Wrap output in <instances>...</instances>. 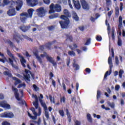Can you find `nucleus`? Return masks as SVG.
Masks as SVG:
<instances>
[{
	"mask_svg": "<svg viewBox=\"0 0 125 125\" xmlns=\"http://www.w3.org/2000/svg\"><path fill=\"white\" fill-rule=\"evenodd\" d=\"M63 14L64 15L61 16V19L64 21H60L59 24L61 25L62 29H68L70 27V19L71 18V14L67 9L63 10Z\"/></svg>",
	"mask_w": 125,
	"mask_h": 125,
	"instance_id": "f257e3e1",
	"label": "nucleus"
},
{
	"mask_svg": "<svg viewBox=\"0 0 125 125\" xmlns=\"http://www.w3.org/2000/svg\"><path fill=\"white\" fill-rule=\"evenodd\" d=\"M35 11L34 9H29L27 12H22L20 14V16H25V17H21L20 20L22 23H26L27 18H32L33 17V13Z\"/></svg>",
	"mask_w": 125,
	"mask_h": 125,
	"instance_id": "f03ea898",
	"label": "nucleus"
},
{
	"mask_svg": "<svg viewBox=\"0 0 125 125\" xmlns=\"http://www.w3.org/2000/svg\"><path fill=\"white\" fill-rule=\"evenodd\" d=\"M49 8V14H51V13H55V12H61V6L59 4H56L54 5V3H52L50 5Z\"/></svg>",
	"mask_w": 125,
	"mask_h": 125,
	"instance_id": "7ed1b4c3",
	"label": "nucleus"
},
{
	"mask_svg": "<svg viewBox=\"0 0 125 125\" xmlns=\"http://www.w3.org/2000/svg\"><path fill=\"white\" fill-rule=\"evenodd\" d=\"M12 91L14 92L15 96L16 97V99L18 100V101H21L22 103H23V101L22 100V97L24 96V92L23 90H21L20 93L21 94V98H19V93H18V89L16 88H15L14 86L12 87Z\"/></svg>",
	"mask_w": 125,
	"mask_h": 125,
	"instance_id": "20e7f679",
	"label": "nucleus"
},
{
	"mask_svg": "<svg viewBox=\"0 0 125 125\" xmlns=\"http://www.w3.org/2000/svg\"><path fill=\"white\" fill-rule=\"evenodd\" d=\"M108 63L109 65V71H107L106 72V73L104 74V79L105 80V79H107V77H108V75H111V73H112V68H113V62H112V57L111 56H109L108 59Z\"/></svg>",
	"mask_w": 125,
	"mask_h": 125,
	"instance_id": "39448f33",
	"label": "nucleus"
},
{
	"mask_svg": "<svg viewBox=\"0 0 125 125\" xmlns=\"http://www.w3.org/2000/svg\"><path fill=\"white\" fill-rule=\"evenodd\" d=\"M25 73L26 74L25 75H24V79L25 81H28V82H30V79L31 78L30 75H31L33 80H35V79H36L35 78V74L32 73L30 70L28 69H25Z\"/></svg>",
	"mask_w": 125,
	"mask_h": 125,
	"instance_id": "423d86ee",
	"label": "nucleus"
},
{
	"mask_svg": "<svg viewBox=\"0 0 125 125\" xmlns=\"http://www.w3.org/2000/svg\"><path fill=\"white\" fill-rule=\"evenodd\" d=\"M0 118L13 119V118H14V114L11 111H6L0 114Z\"/></svg>",
	"mask_w": 125,
	"mask_h": 125,
	"instance_id": "0eeeda50",
	"label": "nucleus"
},
{
	"mask_svg": "<svg viewBox=\"0 0 125 125\" xmlns=\"http://www.w3.org/2000/svg\"><path fill=\"white\" fill-rule=\"evenodd\" d=\"M40 56H41L42 58L46 56V58L47 60L48 61H49V62H50V63H51V64H53V66H57V63H56V62H55L54 61V60H53V59L52 58V57L48 56V55H47V53L46 52H44V54H41L40 55Z\"/></svg>",
	"mask_w": 125,
	"mask_h": 125,
	"instance_id": "6e6552de",
	"label": "nucleus"
},
{
	"mask_svg": "<svg viewBox=\"0 0 125 125\" xmlns=\"http://www.w3.org/2000/svg\"><path fill=\"white\" fill-rule=\"evenodd\" d=\"M12 3H16V9L17 11H20L22 8V6H23V1L22 0H17V1H11V5H12Z\"/></svg>",
	"mask_w": 125,
	"mask_h": 125,
	"instance_id": "1a4fd4ad",
	"label": "nucleus"
},
{
	"mask_svg": "<svg viewBox=\"0 0 125 125\" xmlns=\"http://www.w3.org/2000/svg\"><path fill=\"white\" fill-rule=\"evenodd\" d=\"M36 12L39 17L45 16V13H46V10L44 9L43 7H41L36 9Z\"/></svg>",
	"mask_w": 125,
	"mask_h": 125,
	"instance_id": "9d476101",
	"label": "nucleus"
},
{
	"mask_svg": "<svg viewBox=\"0 0 125 125\" xmlns=\"http://www.w3.org/2000/svg\"><path fill=\"white\" fill-rule=\"evenodd\" d=\"M118 22V29L119 31L117 32V34L120 36V37H121V36H122V31L121 29L123 28V18L122 17V16H120L119 17Z\"/></svg>",
	"mask_w": 125,
	"mask_h": 125,
	"instance_id": "9b49d317",
	"label": "nucleus"
},
{
	"mask_svg": "<svg viewBox=\"0 0 125 125\" xmlns=\"http://www.w3.org/2000/svg\"><path fill=\"white\" fill-rule=\"evenodd\" d=\"M82 8L84 10H89V4L87 3V2L85 0H80Z\"/></svg>",
	"mask_w": 125,
	"mask_h": 125,
	"instance_id": "f8f14e48",
	"label": "nucleus"
},
{
	"mask_svg": "<svg viewBox=\"0 0 125 125\" xmlns=\"http://www.w3.org/2000/svg\"><path fill=\"white\" fill-rule=\"evenodd\" d=\"M13 40L16 41L17 43H20V41H23V38H21V35L18 33L13 35Z\"/></svg>",
	"mask_w": 125,
	"mask_h": 125,
	"instance_id": "ddd939ff",
	"label": "nucleus"
},
{
	"mask_svg": "<svg viewBox=\"0 0 125 125\" xmlns=\"http://www.w3.org/2000/svg\"><path fill=\"white\" fill-rule=\"evenodd\" d=\"M18 57H19V58H20V61H21V64L22 65V67L23 68H26V64L27 63V61H26L25 60V58H24V57H23V56L21 55V54L19 53L18 54Z\"/></svg>",
	"mask_w": 125,
	"mask_h": 125,
	"instance_id": "4468645a",
	"label": "nucleus"
},
{
	"mask_svg": "<svg viewBox=\"0 0 125 125\" xmlns=\"http://www.w3.org/2000/svg\"><path fill=\"white\" fill-rule=\"evenodd\" d=\"M0 107H2V108L6 109L7 110H9V109L11 108L10 105L6 103L5 101L0 102Z\"/></svg>",
	"mask_w": 125,
	"mask_h": 125,
	"instance_id": "2eb2a0df",
	"label": "nucleus"
},
{
	"mask_svg": "<svg viewBox=\"0 0 125 125\" xmlns=\"http://www.w3.org/2000/svg\"><path fill=\"white\" fill-rule=\"evenodd\" d=\"M27 4L31 7H34L38 4V0H26Z\"/></svg>",
	"mask_w": 125,
	"mask_h": 125,
	"instance_id": "dca6fc26",
	"label": "nucleus"
},
{
	"mask_svg": "<svg viewBox=\"0 0 125 125\" xmlns=\"http://www.w3.org/2000/svg\"><path fill=\"white\" fill-rule=\"evenodd\" d=\"M7 14L8 16L12 17L15 16L16 15V11L15 10V8L9 9L7 12Z\"/></svg>",
	"mask_w": 125,
	"mask_h": 125,
	"instance_id": "f3484780",
	"label": "nucleus"
},
{
	"mask_svg": "<svg viewBox=\"0 0 125 125\" xmlns=\"http://www.w3.org/2000/svg\"><path fill=\"white\" fill-rule=\"evenodd\" d=\"M73 2L74 4V7L75 8H76V9H81V4L80 3L79 0H73Z\"/></svg>",
	"mask_w": 125,
	"mask_h": 125,
	"instance_id": "a211bd4d",
	"label": "nucleus"
},
{
	"mask_svg": "<svg viewBox=\"0 0 125 125\" xmlns=\"http://www.w3.org/2000/svg\"><path fill=\"white\" fill-rule=\"evenodd\" d=\"M31 28L30 26H25L23 25L22 26H20V29L21 30L23 33L27 32Z\"/></svg>",
	"mask_w": 125,
	"mask_h": 125,
	"instance_id": "6ab92c4d",
	"label": "nucleus"
},
{
	"mask_svg": "<svg viewBox=\"0 0 125 125\" xmlns=\"http://www.w3.org/2000/svg\"><path fill=\"white\" fill-rule=\"evenodd\" d=\"M8 60H9V63H10V64L11 65L13 68H14V69H15L16 70H18V69H19V68L17 65L14 64V63H13V60H12V59L9 58Z\"/></svg>",
	"mask_w": 125,
	"mask_h": 125,
	"instance_id": "aec40b11",
	"label": "nucleus"
},
{
	"mask_svg": "<svg viewBox=\"0 0 125 125\" xmlns=\"http://www.w3.org/2000/svg\"><path fill=\"white\" fill-rule=\"evenodd\" d=\"M39 101L41 104V105L44 108V110H45V111H47V106H46L45 103H44L43 101H42L41 98H39Z\"/></svg>",
	"mask_w": 125,
	"mask_h": 125,
	"instance_id": "412c9836",
	"label": "nucleus"
},
{
	"mask_svg": "<svg viewBox=\"0 0 125 125\" xmlns=\"http://www.w3.org/2000/svg\"><path fill=\"white\" fill-rule=\"evenodd\" d=\"M35 99V102H33V104L35 108L38 109L39 108V98H38V97H36Z\"/></svg>",
	"mask_w": 125,
	"mask_h": 125,
	"instance_id": "4be33fe9",
	"label": "nucleus"
},
{
	"mask_svg": "<svg viewBox=\"0 0 125 125\" xmlns=\"http://www.w3.org/2000/svg\"><path fill=\"white\" fill-rule=\"evenodd\" d=\"M56 42V41L51 42L52 43L50 42H49L45 44L44 45H45V48H47L49 50L51 49V45H52V43H54V42Z\"/></svg>",
	"mask_w": 125,
	"mask_h": 125,
	"instance_id": "5701e85b",
	"label": "nucleus"
},
{
	"mask_svg": "<svg viewBox=\"0 0 125 125\" xmlns=\"http://www.w3.org/2000/svg\"><path fill=\"white\" fill-rule=\"evenodd\" d=\"M27 114L28 117H29V118H30L32 120H37V118L38 117V113H33L34 116H32V114H31V113H30V112H29L28 111H27Z\"/></svg>",
	"mask_w": 125,
	"mask_h": 125,
	"instance_id": "b1692460",
	"label": "nucleus"
},
{
	"mask_svg": "<svg viewBox=\"0 0 125 125\" xmlns=\"http://www.w3.org/2000/svg\"><path fill=\"white\" fill-rule=\"evenodd\" d=\"M72 18L75 20V21H76V22H78V21L80 20V18H79V16H78V14H77V13L76 12L73 13Z\"/></svg>",
	"mask_w": 125,
	"mask_h": 125,
	"instance_id": "393cba45",
	"label": "nucleus"
},
{
	"mask_svg": "<svg viewBox=\"0 0 125 125\" xmlns=\"http://www.w3.org/2000/svg\"><path fill=\"white\" fill-rule=\"evenodd\" d=\"M7 43H8V44H9V45L13 48H16V49L17 50H18V48L16 47V46H15V45L14 44V43H13V42H11V41L10 40H8L7 41Z\"/></svg>",
	"mask_w": 125,
	"mask_h": 125,
	"instance_id": "a878e982",
	"label": "nucleus"
},
{
	"mask_svg": "<svg viewBox=\"0 0 125 125\" xmlns=\"http://www.w3.org/2000/svg\"><path fill=\"white\" fill-rule=\"evenodd\" d=\"M3 3H2L0 1V6H4L5 5H7L8 3H10V1L9 0H3Z\"/></svg>",
	"mask_w": 125,
	"mask_h": 125,
	"instance_id": "bb28decb",
	"label": "nucleus"
},
{
	"mask_svg": "<svg viewBox=\"0 0 125 125\" xmlns=\"http://www.w3.org/2000/svg\"><path fill=\"white\" fill-rule=\"evenodd\" d=\"M34 55L36 56L39 62L41 63V64H42V58L39 56V54H38V53H34Z\"/></svg>",
	"mask_w": 125,
	"mask_h": 125,
	"instance_id": "cd10ccee",
	"label": "nucleus"
},
{
	"mask_svg": "<svg viewBox=\"0 0 125 125\" xmlns=\"http://www.w3.org/2000/svg\"><path fill=\"white\" fill-rule=\"evenodd\" d=\"M86 118L89 123H92V117H91V115H90V114L87 113L86 115Z\"/></svg>",
	"mask_w": 125,
	"mask_h": 125,
	"instance_id": "c85d7f7f",
	"label": "nucleus"
},
{
	"mask_svg": "<svg viewBox=\"0 0 125 125\" xmlns=\"http://www.w3.org/2000/svg\"><path fill=\"white\" fill-rule=\"evenodd\" d=\"M59 16V14L56 13L49 16V19H54V18H57Z\"/></svg>",
	"mask_w": 125,
	"mask_h": 125,
	"instance_id": "c756f323",
	"label": "nucleus"
},
{
	"mask_svg": "<svg viewBox=\"0 0 125 125\" xmlns=\"http://www.w3.org/2000/svg\"><path fill=\"white\" fill-rule=\"evenodd\" d=\"M7 54H8V56L9 57H11L12 59H14V55H13L12 53H11V52L9 50V49L7 50Z\"/></svg>",
	"mask_w": 125,
	"mask_h": 125,
	"instance_id": "7c9ffc66",
	"label": "nucleus"
},
{
	"mask_svg": "<svg viewBox=\"0 0 125 125\" xmlns=\"http://www.w3.org/2000/svg\"><path fill=\"white\" fill-rule=\"evenodd\" d=\"M66 115L68 118V122L69 123H71V115H70V112H69V110L68 109V108H66Z\"/></svg>",
	"mask_w": 125,
	"mask_h": 125,
	"instance_id": "2f4dec72",
	"label": "nucleus"
},
{
	"mask_svg": "<svg viewBox=\"0 0 125 125\" xmlns=\"http://www.w3.org/2000/svg\"><path fill=\"white\" fill-rule=\"evenodd\" d=\"M49 97L51 103H53V104H55V99L54 98V97L52 98L51 95H49Z\"/></svg>",
	"mask_w": 125,
	"mask_h": 125,
	"instance_id": "473e14b6",
	"label": "nucleus"
},
{
	"mask_svg": "<svg viewBox=\"0 0 125 125\" xmlns=\"http://www.w3.org/2000/svg\"><path fill=\"white\" fill-rule=\"evenodd\" d=\"M107 104L108 106H110L112 109L115 108V104H114V102L110 103V102H107Z\"/></svg>",
	"mask_w": 125,
	"mask_h": 125,
	"instance_id": "72a5a7b5",
	"label": "nucleus"
},
{
	"mask_svg": "<svg viewBox=\"0 0 125 125\" xmlns=\"http://www.w3.org/2000/svg\"><path fill=\"white\" fill-rule=\"evenodd\" d=\"M117 44L118 46H122L123 44V41H122V39H121V38H120V37H119L118 39Z\"/></svg>",
	"mask_w": 125,
	"mask_h": 125,
	"instance_id": "f704fd0d",
	"label": "nucleus"
},
{
	"mask_svg": "<svg viewBox=\"0 0 125 125\" xmlns=\"http://www.w3.org/2000/svg\"><path fill=\"white\" fill-rule=\"evenodd\" d=\"M68 55H70V56H76V53L74 52V51H69L68 52Z\"/></svg>",
	"mask_w": 125,
	"mask_h": 125,
	"instance_id": "c9c22d12",
	"label": "nucleus"
},
{
	"mask_svg": "<svg viewBox=\"0 0 125 125\" xmlns=\"http://www.w3.org/2000/svg\"><path fill=\"white\" fill-rule=\"evenodd\" d=\"M73 66L74 68H75V70H76V71H77V70H79L80 69V66L79 65V64L76 63V62H74L73 63Z\"/></svg>",
	"mask_w": 125,
	"mask_h": 125,
	"instance_id": "e433bc0d",
	"label": "nucleus"
},
{
	"mask_svg": "<svg viewBox=\"0 0 125 125\" xmlns=\"http://www.w3.org/2000/svg\"><path fill=\"white\" fill-rule=\"evenodd\" d=\"M119 15H120V10L119 8H115V16H116V17H118Z\"/></svg>",
	"mask_w": 125,
	"mask_h": 125,
	"instance_id": "4c0bfd02",
	"label": "nucleus"
},
{
	"mask_svg": "<svg viewBox=\"0 0 125 125\" xmlns=\"http://www.w3.org/2000/svg\"><path fill=\"white\" fill-rule=\"evenodd\" d=\"M124 73H125V72L124 71V70H123V69H121L119 72V78L120 79H122V78H123V75L124 74Z\"/></svg>",
	"mask_w": 125,
	"mask_h": 125,
	"instance_id": "58836bf2",
	"label": "nucleus"
},
{
	"mask_svg": "<svg viewBox=\"0 0 125 125\" xmlns=\"http://www.w3.org/2000/svg\"><path fill=\"white\" fill-rule=\"evenodd\" d=\"M101 96V91H100V90H98L97 92V99L99 100V98H100Z\"/></svg>",
	"mask_w": 125,
	"mask_h": 125,
	"instance_id": "ea45409f",
	"label": "nucleus"
},
{
	"mask_svg": "<svg viewBox=\"0 0 125 125\" xmlns=\"http://www.w3.org/2000/svg\"><path fill=\"white\" fill-rule=\"evenodd\" d=\"M14 79H15L16 80V82L15 83V85H17V84H18V83H21V80H20V79H17V78L16 77H14Z\"/></svg>",
	"mask_w": 125,
	"mask_h": 125,
	"instance_id": "a19ab883",
	"label": "nucleus"
},
{
	"mask_svg": "<svg viewBox=\"0 0 125 125\" xmlns=\"http://www.w3.org/2000/svg\"><path fill=\"white\" fill-rule=\"evenodd\" d=\"M59 113L60 114V116H61V117H62V118L65 116V113H64V110H59Z\"/></svg>",
	"mask_w": 125,
	"mask_h": 125,
	"instance_id": "79ce46f5",
	"label": "nucleus"
},
{
	"mask_svg": "<svg viewBox=\"0 0 125 125\" xmlns=\"http://www.w3.org/2000/svg\"><path fill=\"white\" fill-rule=\"evenodd\" d=\"M4 75H6V76H8V77H9L10 78H11V77H12V74H11V73H10L8 71H4Z\"/></svg>",
	"mask_w": 125,
	"mask_h": 125,
	"instance_id": "37998d69",
	"label": "nucleus"
},
{
	"mask_svg": "<svg viewBox=\"0 0 125 125\" xmlns=\"http://www.w3.org/2000/svg\"><path fill=\"white\" fill-rule=\"evenodd\" d=\"M105 1L107 6H110L112 4V1L111 0H105Z\"/></svg>",
	"mask_w": 125,
	"mask_h": 125,
	"instance_id": "c03bdc74",
	"label": "nucleus"
},
{
	"mask_svg": "<svg viewBox=\"0 0 125 125\" xmlns=\"http://www.w3.org/2000/svg\"><path fill=\"white\" fill-rule=\"evenodd\" d=\"M91 39H90V38L86 40V42L85 43L84 45H89V44H90V42H91Z\"/></svg>",
	"mask_w": 125,
	"mask_h": 125,
	"instance_id": "a18cd8bd",
	"label": "nucleus"
},
{
	"mask_svg": "<svg viewBox=\"0 0 125 125\" xmlns=\"http://www.w3.org/2000/svg\"><path fill=\"white\" fill-rule=\"evenodd\" d=\"M60 102L61 103H65L66 102V98H65V96H63L62 98H61L60 99Z\"/></svg>",
	"mask_w": 125,
	"mask_h": 125,
	"instance_id": "49530a36",
	"label": "nucleus"
},
{
	"mask_svg": "<svg viewBox=\"0 0 125 125\" xmlns=\"http://www.w3.org/2000/svg\"><path fill=\"white\" fill-rule=\"evenodd\" d=\"M35 124H37L38 125H41V124H42V120L41 119V118H39L38 119V121H34Z\"/></svg>",
	"mask_w": 125,
	"mask_h": 125,
	"instance_id": "de8ad7c7",
	"label": "nucleus"
},
{
	"mask_svg": "<svg viewBox=\"0 0 125 125\" xmlns=\"http://www.w3.org/2000/svg\"><path fill=\"white\" fill-rule=\"evenodd\" d=\"M26 87V84L25 83H22L21 84H19L18 86V88H21V87Z\"/></svg>",
	"mask_w": 125,
	"mask_h": 125,
	"instance_id": "09e8293b",
	"label": "nucleus"
},
{
	"mask_svg": "<svg viewBox=\"0 0 125 125\" xmlns=\"http://www.w3.org/2000/svg\"><path fill=\"white\" fill-rule=\"evenodd\" d=\"M96 39L98 42H101L102 41V37L101 36L97 35L96 37Z\"/></svg>",
	"mask_w": 125,
	"mask_h": 125,
	"instance_id": "8fccbe9b",
	"label": "nucleus"
},
{
	"mask_svg": "<svg viewBox=\"0 0 125 125\" xmlns=\"http://www.w3.org/2000/svg\"><path fill=\"white\" fill-rule=\"evenodd\" d=\"M70 63H71V59L69 58L66 60V65L67 67H70Z\"/></svg>",
	"mask_w": 125,
	"mask_h": 125,
	"instance_id": "3c124183",
	"label": "nucleus"
},
{
	"mask_svg": "<svg viewBox=\"0 0 125 125\" xmlns=\"http://www.w3.org/2000/svg\"><path fill=\"white\" fill-rule=\"evenodd\" d=\"M55 28V26L51 25L50 26L48 27L47 29L49 30V31H53V30H54Z\"/></svg>",
	"mask_w": 125,
	"mask_h": 125,
	"instance_id": "603ef678",
	"label": "nucleus"
},
{
	"mask_svg": "<svg viewBox=\"0 0 125 125\" xmlns=\"http://www.w3.org/2000/svg\"><path fill=\"white\" fill-rule=\"evenodd\" d=\"M1 125H11V124L10 123H9L8 122L5 121L1 123Z\"/></svg>",
	"mask_w": 125,
	"mask_h": 125,
	"instance_id": "864d4df0",
	"label": "nucleus"
},
{
	"mask_svg": "<svg viewBox=\"0 0 125 125\" xmlns=\"http://www.w3.org/2000/svg\"><path fill=\"white\" fill-rule=\"evenodd\" d=\"M33 87L35 91H38V90L39 89V87L37 86V85L35 84L33 85Z\"/></svg>",
	"mask_w": 125,
	"mask_h": 125,
	"instance_id": "5fc2aeb1",
	"label": "nucleus"
},
{
	"mask_svg": "<svg viewBox=\"0 0 125 125\" xmlns=\"http://www.w3.org/2000/svg\"><path fill=\"white\" fill-rule=\"evenodd\" d=\"M49 79L50 80H53L52 79V78H53V77H54V74H53V73L50 72L49 73Z\"/></svg>",
	"mask_w": 125,
	"mask_h": 125,
	"instance_id": "6e6d98bb",
	"label": "nucleus"
},
{
	"mask_svg": "<svg viewBox=\"0 0 125 125\" xmlns=\"http://www.w3.org/2000/svg\"><path fill=\"white\" fill-rule=\"evenodd\" d=\"M39 47L40 50H41L42 51H43V50H44V47H45V46L44 45H40Z\"/></svg>",
	"mask_w": 125,
	"mask_h": 125,
	"instance_id": "4d7b16f0",
	"label": "nucleus"
},
{
	"mask_svg": "<svg viewBox=\"0 0 125 125\" xmlns=\"http://www.w3.org/2000/svg\"><path fill=\"white\" fill-rule=\"evenodd\" d=\"M31 111H32L33 114H37V112H36V109L34 107H31L30 108Z\"/></svg>",
	"mask_w": 125,
	"mask_h": 125,
	"instance_id": "13d9d810",
	"label": "nucleus"
},
{
	"mask_svg": "<svg viewBox=\"0 0 125 125\" xmlns=\"http://www.w3.org/2000/svg\"><path fill=\"white\" fill-rule=\"evenodd\" d=\"M45 116L46 119H49V113L48 111H45Z\"/></svg>",
	"mask_w": 125,
	"mask_h": 125,
	"instance_id": "bf43d9fd",
	"label": "nucleus"
},
{
	"mask_svg": "<svg viewBox=\"0 0 125 125\" xmlns=\"http://www.w3.org/2000/svg\"><path fill=\"white\" fill-rule=\"evenodd\" d=\"M43 1L45 4H49L50 3V0H43Z\"/></svg>",
	"mask_w": 125,
	"mask_h": 125,
	"instance_id": "052dcab7",
	"label": "nucleus"
},
{
	"mask_svg": "<svg viewBox=\"0 0 125 125\" xmlns=\"http://www.w3.org/2000/svg\"><path fill=\"white\" fill-rule=\"evenodd\" d=\"M111 37H112V40L114 41L115 40V33H114V30L112 31Z\"/></svg>",
	"mask_w": 125,
	"mask_h": 125,
	"instance_id": "680f3d73",
	"label": "nucleus"
},
{
	"mask_svg": "<svg viewBox=\"0 0 125 125\" xmlns=\"http://www.w3.org/2000/svg\"><path fill=\"white\" fill-rule=\"evenodd\" d=\"M115 63L117 65H119V58L117 56L115 57Z\"/></svg>",
	"mask_w": 125,
	"mask_h": 125,
	"instance_id": "e2e57ef3",
	"label": "nucleus"
},
{
	"mask_svg": "<svg viewBox=\"0 0 125 125\" xmlns=\"http://www.w3.org/2000/svg\"><path fill=\"white\" fill-rule=\"evenodd\" d=\"M113 10H112L107 13V15L108 17H111V15H112V14H113Z\"/></svg>",
	"mask_w": 125,
	"mask_h": 125,
	"instance_id": "0e129e2a",
	"label": "nucleus"
},
{
	"mask_svg": "<svg viewBox=\"0 0 125 125\" xmlns=\"http://www.w3.org/2000/svg\"><path fill=\"white\" fill-rule=\"evenodd\" d=\"M67 39L69 40L70 42H73V36H68Z\"/></svg>",
	"mask_w": 125,
	"mask_h": 125,
	"instance_id": "69168bd1",
	"label": "nucleus"
},
{
	"mask_svg": "<svg viewBox=\"0 0 125 125\" xmlns=\"http://www.w3.org/2000/svg\"><path fill=\"white\" fill-rule=\"evenodd\" d=\"M85 72L87 73L88 74H90V72H91V70H90V68H87L85 69Z\"/></svg>",
	"mask_w": 125,
	"mask_h": 125,
	"instance_id": "338daca9",
	"label": "nucleus"
},
{
	"mask_svg": "<svg viewBox=\"0 0 125 125\" xmlns=\"http://www.w3.org/2000/svg\"><path fill=\"white\" fill-rule=\"evenodd\" d=\"M75 125H81V122L78 120H76L75 121Z\"/></svg>",
	"mask_w": 125,
	"mask_h": 125,
	"instance_id": "774afa93",
	"label": "nucleus"
}]
</instances>
